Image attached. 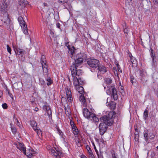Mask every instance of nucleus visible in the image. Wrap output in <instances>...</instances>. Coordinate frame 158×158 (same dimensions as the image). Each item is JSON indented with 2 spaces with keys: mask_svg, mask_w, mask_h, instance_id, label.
Wrapping results in <instances>:
<instances>
[{
  "mask_svg": "<svg viewBox=\"0 0 158 158\" xmlns=\"http://www.w3.org/2000/svg\"><path fill=\"white\" fill-rule=\"evenodd\" d=\"M69 52L71 55V58L74 60L72 65L73 67L79 66L81 65L83 62L86 60L87 56L86 55L83 53H80L75 54L74 50H70Z\"/></svg>",
  "mask_w": 158,
  "mask_h": 158,
  "instance_id": "nucleus-1",
  "label": "nucleus"
},
{
  "mask_svg": "<svg viewBox=\"0 0 158 158\" xmlns=\"http://www.w3.org/2000/svg\"><path fill=\"white\" fill-rule=\"evenodd\" d=\"M102 122L100 123L99 128L100 134L103 135L108 128V126H111L113 123L112 119H100Z\"/></svg>",
  "mask_w": 158,
  "mask_h": 158,
  "instance_id": "nucleus-2",
  "label": "nucleus"
},
{
  "mask_svg": "<svg viewBox=\"0 0 158 158\" xmlns=\"http://www.w3.org/2000/svg\"><path fill=\"white\" fill-rule=\"evenodd\" d=\"M75 87L78 93H80V94H81V95L79 96V99L80 101L82 103V105L85 107L89 106L90 101L88 99H85L84 96L83 95L84 94V88L83 87L80 86L79 85H77V86Z\"/></svg>",
  "mask_w": 158,
  "mask_h": 158,
  "instance_id": "nucleus-3",
  "label": "nucleus"
},
{
  "mask_svg": "<svg viewBox=\"0 0 158 158\" xmlns=\"http://www.w3.org/2000/svg\"><path fill=\"white\" fill-rule=\"evenodd\" d=\"M106 93L109 95H110L114 100H117L118 96L117 94V90L114 85H111L106 90Z\"/></svg>",
  "mask_w": 158,
  "mask_h": 158,
  "instance_id": "nucleus-4",
  "label": "nucleus"
},
{
  "mask_svg": "<svg viewBox=\"0 0 158 158\" xmlns=\"http://www.w3.org/2000/svg\"><path fill=\"white\" fill-rule=\"evenodd\" d=\"M43 103L44 104L43 106V110L46 111V113L45 114V116H47L46 117L47 118H52V112L49 106L46 102H43Z\"/></svg>",
  "mask_w": 158,
  "mask_h": 158,
  "instance_id": "nucleus-5",
  "label": "nucleus"
},
{
  "mask_svg": "<svg viewBox=\"0 0 158 158\" xmlns=\"http://www.w3.org/2000/svg\"><path fill=\"white\" fill-rule=\"evenodd\" d=\"M91 111L92 112L89 111L87 108H84L83 112L84 116L87 118H98L96 117V115L94 113V110L91 109Z\"/></svg>",
  "mask_w": 158,
  "mask_h": 158,
  "instance_id": "nucleus-6",
  "label": "nucleus"
},
{
  "mask_svg": "<svg viewBox=\"0 0 158 158\" xmlns=\"http://www.w3.org/2000/svg\"><path fill=\"white\" fill-rule=\"evenodd\" d=\"M51 148L49 150V152L52 155L54 156L55 158H61L63 157V153L58 150V148Z\"/></svg>",
  "mask_w": 158,
  "mask_h": 158,
  "instance_id": "nucleus-7",
  "label": "nucleus"
},
{
  "mask_svg": "<svg viewBox=\"0 0 158 158\" xmlns=\"http://www.w3.org/2000/svg\"><path fill=\"white\" fill-rule=\"evenodd\" d=\"M73 65H71L70 67V70L71 72L72 76H76L79 77L82 74V71L81 69H77L79 66H75L73 67Z\"/></svg>",
  "mask_w": 158,
  "mask_h": 158,
  "instance_id": "nucleus-8",
  "label": "nucleus"
},
{
  "mask_svg": "<svg viewBox=\"0 0 158 158\" xmlns=\"http://www.w3.org/2000/svg\"><path fill=\"white\" fill-rule=\"evenodd\" d=\"M87 63L90 67L96 68L99 65V61L95 59H89L87 61Z\"/></svg>",
  "mask_w": 158,
  "mask_h": 158,
  "instance_id": "nucleus-9",
  "label": "nucleus"
},
{
  "mask_svg": "<svg viewBox=\"0 0 158 158\" xmlns=\"http://www.w3.org/2000/svg\"><path fill=\"white\" fill-rule=\"evenodd\" d=\"M3 3L2 5L1 11L2 12H7L9 7L11 0H3Z\"/></svg>",
  "mask_w": 158,
  "mask_h": 158,
  "instance_id": "nucleus-10",
  "label": "nucleus"
},
{
  "mask_svg": "<svg viewBox=\"0 0 158 158\" xmlns=\"http://www.w3.org/2000/svg\"><path fill=\"white\" fill-rule=\"evenodd\" d=\"M4 13V17L2 19V21L4 25L6 26H9L10 23V19L9 18L8 15L6 12H3Z\"/></svg>",
  "mask_w": 158,
  "mask_h": 158,
  "instance_id": "nucleus-11",
  "label": "nucleus"
},
{
  "mask_svg": "<svg viewBox=\"0 0 158 158\" xmlns=\"http://www.w3.org/2000/svg\"><path fill=\"white\" fill-rule=\"evenodd\" d=\"M14 50L15 51L16 53L18 55L20 56L21 57L24 56L25 51L22 49H20L17 46H15L13 45Z\"/></svg>",
  "mask_w": 158,
  "mask_h": 158,
  "instance_id": "nucleus-12",
  "label": "nucleus"
},
{
  "mask_svg": "<svg viewBox=\"0 0 158 158\" xmlns=\"http://www.w3.org/2000/svg\"><path fill=\"white\" fill-rule=\"evenodd\" d=\"M118 114H116V112L114 111H111L109 112L108 115L104 116L102 118H113L118 117Z\"/></svg>",
  "mask_w": 158,
  "mask_h": 158,
  "instance_id": "nucleus-13",
  "label": "nucleus"
},
{
  "mask_svg": "<svg viewBox=\"0 0 158 158\" xmlns=\"http://www.w3.org/2000/svg\"><path fill=\"white\" fill-rule=\"evenodd\" d=\"M72 77H73V83L75 87L79 85H82L83 84V81H81V78L79 77L76 76H72Z\"/></svg>",
  "mask_w": 158,
  "mask_h": 158,
  "instance_id": "nucleus-14",
  "label": "nucleus"
},
{
  "mask_svg": "<svg viewBox=\"0 0 158 158\" xmlns=\"http://www.w3.org/2000/svg\"><path fill=\"white\" fill-rule=\"evenodd\" d=\"M65 91L66 94V97L68 102H72L73 98L70 89L68 87H67L65 89Z\"/></svg>",
  "mask_w": 158,
  "mask_h": 158,
  "instance_id": "nucleus-15",
  "label": "nucleus"
},
{
  "mask_svg": "<svg viewBox=\"0 0 158 158\" xmlns=\"http://www.w3.org/2000/svg\"><path fill=\"white\" fill-rule=\"evenodd\" d=\"M36 152L34 151L32 148L30 147L26 150V153L24 154L29 158H31L34 154H36Z\"/></svg>",
  "mask_w": 158,
  "mask_h": 158,
  "instance_id": "nucleus-16",
  "label": "nucleus"
},
{
  "mask_svg": "<svg viewBox=\"0 0 158 158\" xmlns=\"http://www.w3.org/2000/svg\"><path fill=\"white\" fill-rule=\"evenodd\" d=\"M17 148L20 150L21 151L23 152L24 154L26 153V148L22 143L18 142L15 143Z\"/></svg>",
  "mask_w": 158,
  "mask_h": 158,
  "instance_id": "nucleus-17",
  "label": "nucleus"
},
{
  "mask_svg": "<svg viewBox=\"0 0 158 158\" xmlns=\"http://www.w3.org/2000/svg\"><path fill=\"white\" fill-rule=\"evenodd\" d=\"M108 98H107V101H108ZM106 105L109 106L110 109L114 110L116 108V103L113 101H111L110 103H108V101L106 103Z\"/></svg>",
  "mask_w": 158,
  "mask_h": 158,
  "instance_id": "nucleus-18",
  "label": "nucleus"
},
{
  "mask_svg": "<svg viewBox=\"0 0 158 158\" xmlns=\"http://www.w3.org/2000/svg\"><path fill=\"white\" fill-rule=\"evenodd\" d=\"M19 5L23 8L25 7L28 4V2L27 0H19Z\"/></svg>",
  "mask_w": 158,
  "mask_h": 158,
  "instance_id": "nucleus-19",
  "label": "nucleus"
},
{
  "mask_svg": "<svg viewBox=\"0 0 158 158\" xmlns=\"http://www.w3.org/2000/svg\"><path fill=\"white\" fill-rule=\"evenodd\" d=\"M99 71L103 73H105L107 71L105 67L103 65L98 66Z\"/></svg>",
  "mask_w": 158,
  "mask_h": 158,
  "instance_id": "nucleus-20",
  "label": "nucleus"
},
{
  "mask_svg": "<svg viewBox=\"0 0 158 158\" xmlns=\"http://www.w3.org/2000/svg\"><path fill=\"white\" fill-rule=\"evenodd\" d=\"M18 20L21 27H24V26L26 25L22 17H19L18 18Z\"/></svg>",
  "mask_w": 158,
  "mask_h": 158,
  "instance_id": "nucleus-21",
  "label": "nucleus"
},
{
  "mask_svg": "<svg viewBox=\"0 0 158 158\" xmlns=\"http://www.w3.org/2000/svg\"><path fill=\"white\" fill-rule=\"evenodd\" d=\"M30 122L31 125L33 128V129H34L35 131H36V130H37L36 127L37 125V124L36 122L34 120L32 119L31 120Z\"/></svg>",
  "mask_w": 158,
  "mask_h": 158,
  "instance_id": "nucleus-22",
  "label": "nucleus"
},
{
  "mask_svg": "<svg viewBox=\"0 0 158 158\" xmlns=\"http://www.w3.org/2000/svg\"><path fill=\"white\" fill-rule=\"evenodd\" d=\"M130 61L132 64V67H135L136 66L137 61L133 56L130 57Z\"/></svg>",
  "mask_w": 158,
  "mask_h": 158,
  "instance_id": "nucleus-23",
  "label": "nucleus"
},
{
  "mask_svg": "<svg viewBox=\"0 0 158 158\" xmlns=\"http://www.w3.org/2000/svg\"><path fill=\"white\" fill-rule=\"evenodd\" d=\"M41 64L42 66L43 71L46 72L47 71V66L44 60H42Z\"/></svg>",
  "mask_w": 158,
  "mask_h": 158,
  "instance_id": "nucleus-24",
  "label": "nucleus"
},
{
  "mask_svg": "<svg viewBox=\"0 0 158 158\" xmlns=\"http://www.w3.org/2000/svg\"><path fill=\"white\" fill-rule=\"evenodd\" d=\"M152 67L153 68H156L157 65V62L156 61V58L152 59Z\"/></svg>",
  "mask_w": 158,
  "mask_h": 158,
  "instance_id": "nucleus-25",
  "label": "nucleus"
},
{
  "mask_svg": "<svg viewBox=\"0 0 158 158\" xmlns=\"http://www.w3.org/2000/svg\"><path fill=\"white\" fill-rule=\"evenodd\" d=\"M22 28H23V32L24 33L25 35L28 34V32L27 25H25L24 27H23Z\"/></svg>",
  "mask_w": 158,
  "mask_h": 158,
  "instance_id": "nucleus-26",
  "label": "nucleus"
},
{
  "mask_svg": "<svg viewBox=\"0 0 158 158\" xmlns=\"http://www.w3.org/2000/svg\"><path fill=\"white\" fill-rule=\"evenodd\" d=\"M73 133L75 135H77L78 133V130L77 129L76 126L74 127H72Z\"/></svg>",
  "mask_w": 158,
  "mask_h": 158,
  "instance_id": "nucleus-27",
  "label": "nucleus"
},
{
  "mask_svg": "<svg viewBox=\"0 0 158 158\" xmlns=\"http://www.w3.org/2000/svg\"><path fill=\"white\" fill-rule=\"evenodd\" d=\"M46 81H47L48 82L47 83V85H50L52 83V81L51 80L50 77H48L46 79Z\"/></svg>",
  "mask_w": 158,
  "mask_h": 158,
  "instance_id": "nucleus-28",
  "label": "nucleus"
},
{
  "mask_svg": "<svg viewBox=\"0 0 158 158\" xmlns=\"http://www.w3.org/2000/svg\"><path fill=\"white\" fill-rule=\"evenodd\" d=\"M105 82L106 84L109 85L112 83V81L111 78H106Z\"/></svg>",
  "mask_w": 158,
  "mask_h": 158,
  "instance_id": "nucleus-29",
  "label": "nucleus"
},
{
  "mask_svg": "<svg viewBox=\"0 0 158 158\" xmlns=\"http://www.w3.org/2000/svg\"><path fill=\"white\" fill-rule=\"evenodd\" d=\"M144 139L146 142L147 143H148L149 142L148 138V134L147 133L145 132L144 134Z\"/></svg>",
  "mask_w": 158,
  "mask_h": 158,
  "instance_id": "nucleus-30",
  "label": "nucleus"
},
{
  "mask_svg": "<svg viewBox=\"0 0 158 158\" xmlns=\"http://www.w3.org/2000/svg\"><path fill=\"white\" fill-rule=\"evenodd\" d=\"M150 54L152 59L156 58L155 57V54L154 53V52L152 49L151 50Z\"/></svg>",
  "mask_w": 158,
  "mask_h": 158,
  "instance_id": "nucleus-31",
  "label": "nucleus"
},
{
  "mask_svg": "<svg viewBox=\"0 0 158 158\" xmlns=\"http://www.w3.org/2000/svg\"><path fill=\"white\" fill-rule=\"evenodd\" d=\"M12 124L11 123L10 124L11 128L12 130V132L13 133L15 134L16 132V129L15 127H13L12 126Z\"/></svg>",
  "mask_w": 158,
  "mask_h": 158,
  "instance_id": "nucleus-32",
  "label": "nucleus"
},
{
  "mask_svg": "<svg viewBox=\"0 0 158 158\" xmlns=\"http://www.w3.org/2000/svg\"><path fill=\"white\" fill-rule=\"evenodd\" d=\"M65 111V114L67 116H68L69 118H70V117H69V116H70V114H71V111ZM71 118H73L72 117H71Z\"/></svg>",
  "mask_w": 158,
  "mask_h": 158,
  "instance_id": "nucleus-33",
  "label": "nucleus"
},
{
  "mask_svg": "<svg viewBox=\"0 0 158 158\" xmlns=\"http://www.w3.org/2000/svg\"><path fill=\"white\" fill-rule=\"evenodd\" d=\"M148 110H145L143 113L144 116H145V117L146 118L148 117Z\"/></svg>",
  "mask_w": 158,
  "mask_h": 158,
  "instance_id": "nucleus-34",
  "label": "nucleus"
},
{
  "mask_svg": "<svg viewBox=\"0 0 158 158\" xmlns=\"http://www.w3.org/2000/svg\"><path fill=\"white\" fill-rule=\"evenodd\" d=\"M64 143L65 144V146H68V141L67 140H66L63 137H62Z\"/></svg>",
  "mask_w": 158,
  "mask_h": 158,
  "instance_id": "nucleus-35",
  "label": "nucleus"
},
{
  "mask_svg": "<svg viewBox=\"0 0 158 158\" xmlns=\"http://www.w3.org/2000/svg\"><path fill=\"white\" fill-rule=\"evenodd\" d=\"M7 50L8 52L10 54H11V49L9 47L8 45L7 44L6 45Z\"/></svg>",
  "mask_w": 158,
  "mask_h": 158,
  "instance_id": "nucleus-36",
  "label": "nucleus"
},
{
  "mask_svg": "<svg viewBox=\"0 0 158 158\" xmlns=\"http://www.w3.org/2000/svg\"><path fill=\"white\" fill-rule=\"evenodd\" d=\"M40 83L42 85H44L45 83V82L42 79L40 78L39 79Z\"/></svg>",
  "mask_w": 158,
  "mask_h": 158,
  "instance_id": "nucleus-37",
  "label": "nucleus"
},
{
  "mask_svg": "<svg viewBox=\"0 0 158 158\" xmlns=\"http://www.w3.org/2000/svg\"><path fill=\"white\" fill-rule=\"evenodd\" d=\"M70 124L71 126L72 127H76L75 125L74 124V122L72 119H70Z\"/></svg>",
  "mask_w": 158,
  "mask_h": 158,
  "instance_id": "nucleus-38",
  "label": "nucleus"
},
{
  "mask_svg": "<svg viewBox=\"0 0 158 158\" xmlns=\"http://www.w3.org/2000/svg\"><path fill=\"white\" fill-rule=\"evenodd\" d=\"M64 107L65 111H71L70 107L69 105H67L66 106H64Z\"/></svg>",
  "mask_w": 158,
  "mask_h": 158,
  "instance_id": "nucleus-39",
  "label": "nucleus"
},
{
  "mask_svg": "<svg viewBox=\"0 0 158 158\" xmlns=\"http://www.w3.org/2000/svg\"><path fill=\"white\" fill-rule=\"evenodd\" d=\"M2 108L4 109H6L7 108L8 106L6 103H5L2 105Z\"/></svg>",
  "mask_w": 158,
  "mask_h": 158,
  "instance_id": "nucleus-40",
  "label": "nucleus"
},
{
  "mask_svg": "<svg viewBox=\"0 0 158 158\" xmlns=\"http://www.w3.org/2000/svg\"><path fill=\"white\" fill-rule=\"evenodd\" d=\"M117 69L118 72L120 73H122V71L121 69V68L120 67V66L118 64H117Z\"/></svg>",
  "mask_w": 158,
  "mask_h": 158,
  "instance_id": "nucleus-41",
  "label": "nucleus"
},
{
  "mask_svg": "<svg viewBox=\"0 0 158 158\" xmlns=\"http://www.w3.org/2000/svg\"><path fill=\"white\" fill-rule=\"evenodd\" d=\"M129 30L128 28H125L124 30V33H126V34H128V32H129Z\"/></svg>",
  "mask_w": 158,
  "mask_h": 158,
  "instance_id": "nucleus-42",
  "label": "nucleus"
},
{
  "mask_svg": "<svg viewBox=\"0 0 158 158\" xmlns=\"http://www.w3.org/2000/svg\"><path fill=\"white\" fill-rule=\"evenodd\" d=\"M15 122L16 123V124H17V125L19 127H20L21 126V125H20V123L18 119H15Z\"/></svg>",
  "mask_w": 158,
  "mask_h": 158,
  "instance_id": "nucleus-43",
  "label": "nucleus"
},
{
  "mask_svg": "<svg viewBox=\"0 0 158 158\" xmlns=\"http://www.w3.org/2000/svg\"><path fill=\"white\" fill-rule=\"evenodd\" d=\"M62 3H65L67 2V0H59Z\"/></svg>",
  "mask_w": 158,
  "mask_h": 158,
  "instance_id": "nucleus-44",
  "label": "nucleus"
},
{
  "mask_svg": "<svg viewBox=\"0 0 158 158\" xmlns=\"http://www.w3.org/2000/svg\"><path fill=\"white\" fill-rule=\"evenodd\" d=\"M139 135H135V141H138L139 140Z\"/></svg>",
  "mask_w": 158,
  "mask_h": 158,
  "instance_id": "nucleus-45",
  "label": "nucleus"
},
{
  "mask_svg": "<svg viewBox=\"0 0 158 158\" xmlns=\"http://www.w3.org/2000/svg\"><path fill=\"white\" fill-rule=\"evenodd\" d=\"M130 78H131V83L132 84H133L134 82L133 81V80H134V77L132 76H131L130 77Z\"/></svg>",
  "mask_w": 158,
  "mask_h": 158,
  "instance_id": "nucleus-46",
  "label": "nucleus"
},
{
  "mask_svg": "<svg viewBox=\"0 0 158 158\" xmlns=\"http://www.w3.org/2000/svg\"><path fill=\"white\" fill-rule=\"evenodd\" d=\"M92 120L94 121L95 122V123L96 124H97L96 123L98 122L99 121V119H91V120Z\"/></svg>",
  "mask_w": 158,
  "mask_h": 158,
  "instance_id": "nucleus-47",
  "label": "nucleus"
},
{
  "mask_svg": "<svg viewBox=\"0 0 158 158\" xmlns=\"http://www.w3.org/2000/svg\"><path fill=\"white\" fill-rule=\"evenodd\" d=\"M93 145H94V149L97 153V155H98V150H97L96 148V147L95 146V145H94V143H93Z\"/></svg>",
  "mask_w": 158,
  "mask_h": 158,
  "instance_id": "nucleus-48",
  "label": "nucleus"
},
{
  "mask_svg": "<svg viewBox=\"0 0 158 158\" xmlns=\"http://www.w3.org/2000/svg\"><path fill=\"white\" fill-rule=\"evenodd\" d=\"M88 153L89 154V156L93 154V152H92L91 150H88Z\"/></svg>",
  "mask_w": 158,
  "mask_h": 158,
  "instance_id": "nucleus-49",
  "label": "nucleus"
},
{
  "mask_svg": "<svg viewBox=\"0 0 158 158\" xmlns=\"http://www.w3.org/2000/svg\"><path fill=\"white\" fill-rule=\"evenodd\" d=\"M112 158H117V157H116V155L115 154V153L112 154Z\"/></svg>",
  "mask_w": 158,
  "mask_h": 158,
  "instance_id": "nucleus-50",
  "label": "nucleus"
},
{
  "mask_svg": "<svg viewBox=\"0 0 158 158\" xmlns=\"http://www.w3.org/2000/svg\"><path fill=\"white\" fill-rule=\"evenodd\" d=\"M60 23H57L56 24V27L60 29Z\"/></svg>",
  "mask_w": 158,
  "mask_h": 158,
  "instance_id": "nucleus-51",
  "label": "nucleus"
},
{
  "mask_svg": "<svg viewBox=\"0 0 158 158\" xmlns=\"http://www.w3.org/2000/svg\"><path fill=\"white\" fill-rule=\"evenodd\" d=\"M153 1L155 4H158V0H153Z\"/></svg>",
  "mask_w": 158,
  "mask_h": 158,
  "instance_id": "nucleus-52",
  "label": "nucleus"
},
{
  "mask_svg": "<svg viewBox=\"0 0 158 158\" xmlns=\"http://www.w3.org/2000/svg\"><path fill=\"white\" fill-rule=\"evenodd\" d=\"M155 156V153L154 152H151V156L152 157H153Z\"/></svg>",
  "mask_w": 158,
  "mask_h": 158,
  "instance_id": "nucleus-53",
  "label": "nucleus"
},
{
  "mask_svg": "<svg viewBox=\"0 0 158 158\" xmlns=\"http://www.w3.org/2000/svg\"><path fill=\"white\" fill-rule=\"evenodd\" d=\"M89 156V158H95L93 154Z\"/></svg>",
  "mask_w": 158,
  "mask_h": 158,
  "instance_id": "nucleus-54",
  "label": "nucleus"
},
{
  "mask_svg": "<svg viewBox=\"0 0 158 158\" xmlns=\"http://www.w3.org/2000/svg\"><path fill=\"white\" fill-rule=\"evenodd\" d=\"M134 134H135V135H139V131L134 132Z\"/></svg>",
  "mask_w": 158,
  "mask_h": 158,
  "instance_id": "nucleus-55",
  "label": "nucleus"
},
{
  "mask_svg": "<svg viewBox=\"0 0 158 158\" xmlns=\"http://www.w3.org/2000/svg\"><path fill=\"white\" fill-rule=\"evenodd\" d=\"M36 131H36L37 134L38 135L39 134H40V133L41 132L40 131H39L36 128Z\"/></svg>",
  "mask_w": 158,
  "mask_h": 158,
  "instance_id": "nucleus-56",
  "label": "nucleus"
},
{
  "mask_svg": "<svg viewBox=\"0 0 158 158\" xmlns=\"http://www.w3.org/2000/svg\"><path fill=\"white\" fill-rule=\"evenodd\" d=\"M34 110L36 112L37 111L39 110V108L37 107H35L34 109Z\"/></svg>",
  "mask_w": 158,
  "mask_h": 158,
  "instance_id": "nucleus-57",
  "label": "nucleus"
},
{
  "mask_svg": "<svg viewBox=\"0 0 158 158\" xmlns=\"http://www.w3.org/2000/svg\"><path fill=\"white\" fill-rule=\"evenodd\" d=\"M81 158H87V157L84 155H82L81 156Z\"/></svg>",
  "mask_w": 158,
  "mask_h": 158,
  "instance_id": "nucleus-58",
  "label": "nucleus"
},
{
  "mask_svg": "<svg viewBox=\"0 0 158 158\" xmlns=\"http://www.w3.org/2000/svg\"><path fill=\"white\" fill-rule=\"evenodd\" d=\"M3 95L2 92L1 90H0V98H1Z\"/></svg>",
  "mask_w": 158,
  "mask_h": 158,
  "instance_id": "nucleus-59",
  "label": "nucleus"
},
{
  "mask_svg": "<svg viewBox=\"0 0 158 158\" xmlns=\"http://www.w3.org/2000/svg\"><path fill=\"white\" fill-rule=\"evenodd\" d=\"M98 78L99 79H102V77L101 76L98 75Z\"/></svg>",
  "mask_w": 158,
  "mask_h": 158,
  "instance_id": "nucleus-60",
  "label": "nucleus"
},
{
  "mask_svg": "<svg viewBox=\"0 0 158 158\" xmlns=\"http://www.w3.org/2000/svg\"><path fill=\"white\" fill-rule=\"evenodd\" d=\"M135 131L134 132L139 131V130H138L137 127H135Z\"/></svg>",
  "mask_w": 158,
  "mask_h": 158,
  "instance_id": "nucleus-61",
  "label": "nucleus"
},
{
  "mask_svg": "<svg viewBox=\"0 0 158 158\" xmlns=\"http://www.w3.org/2000/svg\"><path fill=\"white\" fill-rule=\"evenodd\" d=\"M86 149L88 151V150H91L90 148L88 146H86Z\"/></svg>",
  "mask_w": 158,
  "mask_h": 158,
  "instance_id": "nucleus-62",
  "label": "nucleus"
},
{
  "mask_svg": "<svg viewBox=\"0 0 158 158\" xmlns=\"http://www.w3.org/2000/svg\"><path fill=\"white\" fill-rule=\"evenodd\" d=\"M98 158H102V157H103V156L102 155L99 156V155H98Z\"/></svg>",
  "mask_w": 158,
  "mask_h": 158,
  "instance_id": "nucleus-63",
  "label": "nucleus"
},
{
  "mask_svg": "<svg viewBox=\"0 0 158 158\" xmlns=\"http://www.w3.org/2000/svg\"><path fill=\"white\" fill-rule=\"evenodd\" d=\"M43 4L44 6H47V4L46 3H45V2Z\"/></svg>",
  "mask_w": 158,
  "mask_h": 158,
  "instance_id": "nucleus-64",
  "label": "nucleus"
}]
</instances>
